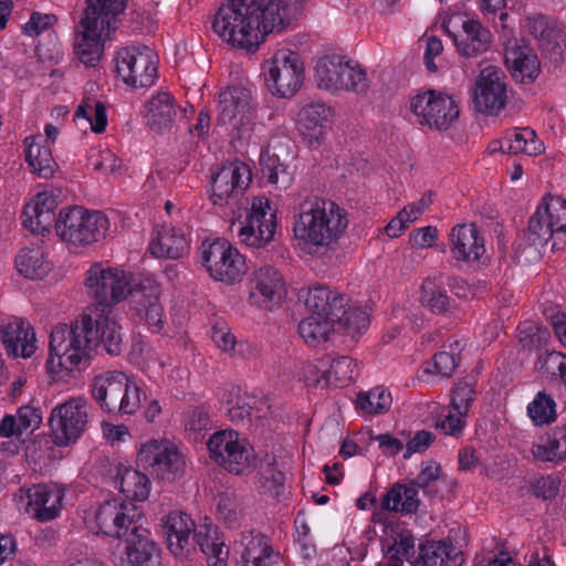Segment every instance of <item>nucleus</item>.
Wrapping results in <instances>:
<instances>
[{
	"label": "nucleus",
	"instance_id": "864d4df0",
	"mask_svg": "<svg viewBox=\"0 0 566 566\" xmlns=\"http://www.w3.org/2000/svg\"><path fill=\"white\" fill-rule=\"evenodd\" d=\"M284 482L285 475L275 467L274 462L269 463L261 472L260 489L262 493L276 501H280L284 494Z\"/></svg>",
	"mask_w": 566,
	"mask_h": 566
},
{
	"label": "nucleus",
	"instance_id": "338daca9",
	"mask_svg": "<svg viewBox=\"0 0 566 566\" xmlns=\"http://www.w3.org/2000/svg\"><path fill=\"white\" fill-rule=\"evenodd\" d=\"M56 22V17L53 14H42L33 12L29 22L24 25V33L31 36L39 35L43 31L51 28Z\"/></svg>",
	"mask_w": 566,
	"mask_h": 566
},
{
	"label": "nucleus",
	"instance_id": "4c0bfd02",
	"mask_svg": "<svg viewBox=\"0 0 566 566\" xmlns=\"http://www.w3.org/2000/svg\"><path fill=\"white\" fill-rule=\"evenodd\" d=\"M133 301L136 304L137 315L145 319L149 327H155L156 331L163 328V307L159 303L157 287H150L148 292L140 289L133 293Z\"/></svg>",
	"mask_w": 566,
	"mask_h": 566
},
{
	"label": "nucleus",
	"instance_id": "4d7b16f0",
	"mask_svg": "<svg viewBox=\"0 0 566 566\" xmlns=\"http://www.w3.org/2000/svg\"><path fill=\"white\" fill-rule=\"evenodd\" d=\"M217 512L230 527L238 525L241 506L237 496L230 492H223L217 496Z\"/></svg>",
	"mask_w": 566,
	"mask_h": 566
},
{
	"label": "nucleus",
	"instance_id": "c03bdc74",
	"mask_svg": "<svg viewBox=\"0 0 566 566\" xmlns=\"http://www.w3.org/2000/svg\"><path fill=\"white\" fill-rule=\"evenodd\" d=\"M335 329L334 321L315 315H310L298 324L301 337L311 346L325 343L331 332Z\"/></svg>",
	"mask_w": 566,
	"mask_h": 566
},
{
	"label": "nucleus",
	"instance_id": "20e7f679",
	"mask_svg": "<svg viewBox=\"0 0 566 566\" xmlns=\"http://www.w3.org/2000/svg\"><path fill=\"white\" fill-rule=\"evenodd\" d=\"M126 0H85L84 15L80 21L83 30L75 42L78 60L95 66L104 52V41L115 30V18L125 9Z\"/></svg>",
	"mask_w": 566,
	"mask_h": 566
},
{
	"label": "nucleus",
	"instance_id": "8fccbe9b",
	"mask_svg": "<svg viewBox=\"0 0 566 566\" xmlns=\"http://www.w3.org/2000/svg\"><path fill=\"white\" fill-rule=\"evenodd\" d=\"M357 364L348 356H339L332 359L329 368L324 373L328 385L344 387L354 380Z\"/></svg>",
	"mask_w": 566,
	"mask_h": 566
},
{
	"label": "nucleus",
	"instance_id": "e433bc0d",
	"mask_svg": "<svg viewBox=\"0 0 566 566\" xmlns=\"http://www.w3.org/2000/svg\"><path fill=\"white\" fill-rule=\"evenodd\" d=\"M263 177L279 190L287 189L295 176V167L281 161L279 156L263 151L260 156Z\"/></svg>",
	"mask_w": 566,
	"mask_h": 566
},
{
	"label": "nucleus",
	"instance_id": "c85d7f7f",
	"mask_svg": "<svg viewBox=\"0 0 566 566\" xmlns=\"http://www.w3.org/2000/svg\"><path fill=\"white\" fill-rule=\"evenodd\" d=\"M147 125L156 133L169 132L178 115L175 98L167 92L153 96L145 105Z\"/></svg>",
	"mask_w": 566,
	"mask_h": 566
},
{
	"label": "nucleus",
	"instance_id": "473e14b6",
	"mask_svg": "<svg viewBox=\"0 0 566 566\" xmlns=\"http://www.w3.org/2000/svg\"><path fill=\"white\" fill-rule=\"evenodd\" d=\"M536 212H541L542 217L547 219L548 224L557 229L551 251L564 250L566 247V200L560 196L547 195L543 198Z\"/></svg>",
	"mask_w": 566,
	"mask_h": 566
},
{
	"label": "nucleus",
	"instance_id": "f8f14e48",
	"mask_svg": "<svg viewBox=\"0 0 566 566\" xmlns=\"http://www.w3.org/2000/svg\"><path fill=\"white\" fill-rule=\"evenodd\" d=\"M264 81L272 95L282 98L294 96L304 81V63L300 54L284 50L276 52L268 62Z\"/></svg>",
	"mask_w": 566,
	"mask_h": 566
},
{
	"label": "nucleus",
	"instance_id": "6e6d98bb",
	"mask_svg": "<svg viewBox=\"0 0 566 566\" xmlns=\"http://www.w3.org/2000/svg\"><path fill=\"white\" fill-rule=\"evenodd\" d=\"M342 75V90L365 93L369 88V81L366 71L358 64L346 61Z\"/></svg>",
	"mask_w": 566,
	"mask_h": 566
},
{
	"label": "nucleus",
	"instance_id": "dca6fc26",
	"mask_svg": "<svg viewBox=\"0 0 566 566\" xmlns=\"http://www.w3.org/2000/svg\"><path fill=\"white\" fill-rule=\"evenodd\" d=\"M504 71L495 65L481 70L473 93L474 107L479 113L496 116L506 105L507 90Z\"/></svg>",
	"mask_w": 566,
	"mask_h": 566
},
{
	"label": "nucleus",
	"instance_id": "052dcab7",
	"mask_svg": "<svg viewBox=\"0 0 566 566\" xmlns=\"http://www.w3.org/2000/svg\"><path fill=\"white\" fill-rule=\"evenodd\" d=\"M475 391L468 382H459L452 391L451 406L460 416H465L471 402L474 400Z\"/></svg>",
	"mask_w": 566,
	"mask_h": 566
},
{
	"label": "nucleus",
	"instance_id": "0eeeda50",
	"mask_svg": "<svg viewBox=\"0 0 566 566\" xmlns=\"http://www.w3.org/2000/svg\"><path fill=\"white\" fill-rule=\"evenodd\" d=\"M242 218L233 216L231 231L240 242L250 248H263L270 243L276 230V211L265 197H253L249 209L241 210Z\"/></svg>",
	"mask_w": 566,
	"mask_h": 566
},
{
	"label": "nucleus",
	"instance_id": "de8ad7c7",
	"mask_svg": "<svg viewBox=\"0 0 566 566\" xmlns=\"http://www.w3.org/2000/svg\"><path fill=\"white\" fill-rule=\"evenodd\" d=\"M421 302L433 314L455 313L458 306L443 291L436 289L430 280L421 285Z\"/></svg>",
	"mask_w": 566,
	"mask_h": 566
},
{
	"label": "nucleus",
	"instance_id": "603ef678",
	"mask_svg": "<svg viewBox=\"0 0 566 566\" xmlns=\"http://www.w3.org/2000/svg\"><path fill=\"white\" fill-rule=\"evenodd\" d=\"M527 413L535 424H548L556 419V403L551 396L539 391L528 405Z\"/></svg>",
	"mask_w": 566,
	"mask_h": 566
},
{
	"label": "nucleus",
	"instance_id": "f03ea898",
	"mask_svg": "<svg viewBox=\"0 0 566 566\" xmlns=\"http://www.w3.org/2000/svg\"><path fill=\"white\" fill-rule=\"evenodd\" d=\"M307 0H228L212 29L232 46L254 52L266 34L281 32L302 14Z\"/></svg>",
	"mask_w": 566,
	"mask_h": 566
},
{
	"label": "nucleus",
	"instance_id": "09e8293b",
	"mask_svg": "<svg viewBox=\"0 0 566 566\" xmlns=\"http://www.w3.org/2000/svg\"><path fill=\"white\" fill-rule=\"evenodd\" d=\"M543 59L555 67L560 65L566 56V34L559 28L546 34L538 42Z\"/></svg>",
	"mask_w": 566,
	"mask_h": 566
},
{
	"label": "nucleus",
	"instance_id": "f3484780",
	"mask_svg": "<svg viewBox=\"0 0 566 566\" xmlns=\"http://www.w3.org/2000/svg\"><path fill=\"white\" fill-rule=\"evenodd\" d=\"M252 91L242 85L228 86L218 96V124L233 128L249 124L256 111Z\"/></svg>",
	"mask_w": 566,
	"mask_h": 566
},
{
	"label": "nucleus",
	"instance_id": "774afa93",
	"mask_svg": "<svg viewBox=\"0 0 566 566\" xmlns=\"http://www.w3.org/2000/svg\"><path fill=\"white\" fill-rule=\"evenodd\" d=\"M545 439L558 459L563 461L566 458V424L553 428L546 433Z\"/></svg>",
	"mask_w": 566,
	"mask_h": 566
},
{
	"label": "nucleus",
	"instance_id": "72a5a7b5",
	"mask_svg": "<svg viewBox=\"0 0 566 566\" xmlns=\"http://www.w3.org/2000/svg\"><path fill=\"white\" fill-rule=\"evenodd\" d=\"M149 250L157 258L180 259L189 250V242L181 229L164 226L151 240Z\"/></svg>",
	"mask_w": 566,
	"mask_h": 566
},
{
	"label": "nucleus",
	"instance_id": "c756f323",
	"mask_svg": "<svg viewBox=\"0 0 566 566\" xmlns=\"http://www.w3.org/2000/svg\"><path fill=\"white\" fill-rule=\"evenodd\" d=\"M463 560L461 551L450 539H443L420 544L415 563L417 566H461Z\"/></svg>",
	"mask_w": 566,
	"mask_h": 566
},
{
	"label": "nucleus",
	"instance_id": "79ce46f5",
	"mask_svg": "<svg viewBox=\"0 0 566 566\" xmlns=\"http://www.w3.org/2000/svg\"><path fill=\"white\" fill-rule=\"evenodd\" d=\"M433 113L427 119V126L436 130L442 132L451 127V125L459 118L460 111L455 101L448 95L438 93V98L433 103Z\"/></svg>",
	"mask_w": 566,
	"mask_h": 566
},
{
	"label": "nucleus",
	"instance_id": "f257e3e1",
	"mask_svg": "<svg viewBox=\"0 0 566 566\" xmlns=\"http://www.w3.org/2000/svg\"><path fill=\"white\" fill-rule=\"evenodd\" d=\"M111 313L92 311L70 326L56 325L50 334L48 371L62 377L81 373L90 366L93 348L102 347L108 355L119 356L124 346L123 335Z\"/></svg>",
	"mask_w": 566,
	"mask_h": 566
},
{
	"label": "nucleus",
	"instance_id": "2f4dec72",
	"mask_svg": "<svg viewBox=\"0 0 566 566\" xmlns=\"http://www.w3.org/2000/svg\"><path fill=\"white\" fill-rule=\"evenodd\" d=\"M305 305L311 315L335 319L337 312L347 305V297L344 294L332 291L324 285H316L307 289L305 296Z\"/></svg>",
	"mask_w": 566,
	"mask_h": 566
},
{
	"label": "nucleus",
	"instance_id": "cd10ccee",
	"mask_svg": "<svg viewBox=\"0 0 566 566\" xmlns=\"http://www.w3.org/2000/svg\"><path fill=\"white\" fill-rule=\"evenodd\" d=\"M329 117L331 108L323 103L307 104L300 112L298 132L311 147L321 145Z\"/></svg>",
	"mask_w": 566,
	"mask_h": 566
},
{
	"label": "nucleus",
	"instance_id": "6e6552de",
	"mask_svg": "<svg viewBox=\"0 0 566 566\" xmlns=\"http://www.w3.org/2000/svg\"><path fill=\"white\" fill-rule=\"evenodd\" d=\"M132 275L117 268L93 264L86 272L85 285L95 301L92 311L112 312L113 307L135 291L130 286Z\"/></svg>",
	"mask_w": 566,
	"mask_h": 566
},
{
	"label": "nucleus",
	"instance_id": "7c9ffc66",
	"mask_svg": "<svg viewBox=\"0 0 566 566\" xmlns=\"http://www.w3.org/2000/svg\"><path fill=\"white\" fill-rule=\"evenodd\" d=\"M63 496L61 490L40 484L29 490L28 504L32 515L39 522H48L60 514Z\"/></svg>",
	"mask_w": 566,
	"mask_h": 566
},
{
	"label": "nucleus",
	"instance_id": "4468645a",
	"mask_svg": "<svg viewBox=\"0 0 566 566\" xmlns=\"http://www.w3.org/2000/svg\"><path fill=\"white\" fill-rule=\"evenodd\" d=\"M116 73L133 87H148L157 76V56L146 45L123 48L117 52Z\"/></svg>",
	"mask_w": 566,
	"mask_h": 566
},
{
	"label": "nucleus",
	"instance_id": "9d476101",
	"mask_svg": "<svg viewBox=\"0 0 566 566\" xmlns=\"http://www.w3.org/2000/svg\"><path fill=\"white\" fill-rule=\"evenodd\" d=\"M210 458L230 473L244 475L258 465L254 449L245 441L239 440L235 431H218L207 443Z\"/></svg>",
	"mask_w": 566,
	"mask_h": 566
},
{
	"label": "nucleus",
	"instance_id": "9b49d317",
	"mask_svg": "<svg viewBox=\"0 0 566 566\" xmlns=\"http://www.w3.org/2000/svg\"><path fill=\"white\" fill-rule=\"evenodd\" d=\"M201 261L212 279L227 284L241 281L248 271L244 256L223 239H217L210 243L203 242Z\"/></svg>",
	"mask_w": 566,
	"mask_h": 566
},
{
	"label": "nucleus",
	"instance_id": "5fc2aeb1",
	"mask_svg": "<svg viewBox=\"0 0 566 566\" xmlns=\"http://www.w3.org/2000/svg\"><path fill=\"white\" fill-rule=\"evenodd\" d=\"M535 368L543 374L558 377L566 385V355L560 352H546L537 357Z\"/></svg>",
	"mask_w": 566,
	"mask_h": 566
},
{
	"label": "nucleus",
	"instance_id": "f704fd0d",
	"mask_svg": "<svg viewBox=\"0 0 566 566\" xmlns=\"http://www.w3.org/2000/svg\"><path fill=\"white\" fill-rule=\"evenodd\" d=\"M209 566H228L229 547L226 546L221 533L211 524L200 527L193 535Z\"/></svg>",
	"mask_w": 566,
	"mask_h": 566
},
{
	"label": "nucleus",
	"instance_id": "680f3d73",
	"mask_svg": "<svg viewBox=\"0 0 566 566\" xmlns=\"http://www.w3.org/2000/svg\"><path fill=\"white\" fill-rule=\"evenodd\" d=\"M212 427V421L209 410L203 406L193 407L187 413L185 420V428L187 431L201 432L209 430Z\"/></svg>",
	"mask_w": 566,
	"mask_h": 566
},
{
	"label": "nucleus",
	"instance_id": "ddd939ff",
	"mask_svg": "<svg viewBox=\"0 0 566 566\" xmlns=\"http://www.w3.org/2000/svg\"><path fill=\"white\" fill-rule=\"evenodd\" d=\"M88 423V406L81 397L71 398L52 409L49 424L53 441L57 446H69L84 433Z\"/></svg>",
	"mask_w": 566,
	"mask_h": 566
},
{
	"label": "nucleus",
	"instance_id": "0e129e2a",
	"mask_svg": "<svg viewBox=\"0 0 566 566\" xmlns=\"http://www.w3.org/2000/svg\"><path fill=\"white\" fill-rule=\"evenodd\" d=\"M436 436L426 430H419L415 436L406 443V452L403 459H409L413 453L424 452L430 444L434 441Z\"/></svg>",
	"mask_w": 566,
	"mask_h": 566
},
{
	"label": "nucleus",
	"instance_id": "69168bd1",
	"mask_svg": "<svg viewBox=\"0 0 566 566\" xmlns=\"http://www.w3.org/2000/svg\"><path fill=\"white\" fill-rule=\"evenodd\" d=\"M527 28L530 33L539 42L551 31L556 30L558 27L549 21V19L543 14H535L526 18Z\"/></svg>",
	"mask_w": 566,
	"mask_h": 566
},
{
	"label": "nucleus",
	"instance_id": "1a4fd4ad",
	"mask_svg": "<svg viewBox=\"0 0 566 566\" xmlns=\"http://www.w3.org/2000/svg\"><path fill=\"white\" fill-rule=\"evenodd\" d=\"M251 179L249 167L242 163L222 166L211 179L209 199L214 206H228L233 216L242 218L241 210L249 209L252 202L245 193Z\"/></svg>",
	"mask_w": 566,
	"mask_h": 566
},
{
	"label": "nucleus",
	"instance_id": "aec40b11",
	"mask_svg": "<svg viewBox=\"0 0 566 566\" xmlns=\"http://www.w3.org/2000/svg\"><path fill=\"white\" fill-rule=\"evenodd\" d=\"M556 227L549 226L547 219H544L541 212H536L530 218L524 239L526 247L517 245L515 259L518 263H530L538 261L543 255L551 251V244L556 239Z\"/></svg>",
	"mask_w": 566,
	"mask_h": 566
},
{
	"label": "nucleus",
	"instance_id": "4be33fe9",
	"mask_svg": "<svg viewBox=\"0 0 566 566\" xmlns=\"http://www.w3.org/2000/svg\"><path fill=\"white\" fill-rule=\"evenodd\" d=\"M0 340L7 354L12 357H31L35 349V333L31 324L19 317H14L0 326Z\"/></svg>",
	"mask_w": 566,
	"mask_h": 566
},
{
	"label": "nucleus",
	"instance_id": "2eb2a0df",
	"mask_svg": "<svg viewBox=\"0 0 566 566\" xmlns=\"http://www.w3.org/2000/svg\"><path fill=\"white\" fill-rule=\"evenodd\" d=\"M142 518L143 511L134 503L115 499L102 503L95 513L98 532L119 541L132 534L133 527L138 526Z\"/></svg>",
	"mask_w": 566,
	"mask_h": 566
},
{
	"label": "nucleus",
	"instance_id": "393cba45",
	"mask_svg": "<svg viewBox=\"0 0 566 566\" xmlns=\"http://www.w3.org/2000/svg\"><path fill=\"white\" fill-rule=\"evenodd\" d=\"M164 532L167 536L168 547L176 556L189 551L193 535L198 533L190 515L180 511H172L166 516Z\"/></svg>",
	"mask_w": 566,
	"mask_h": 566
},
{
	"label": "nucleus",
	"instance_id": "bb28decb",
	"mask_svg": "<svg viewBox=\"0 0 566 566\" xmlns=\"http://www.w3.org/2000/svg\"><path fill=\"white\" fill-rule=\"evenodd\" d=\"M451 252L457 260L478 261L485 252L484 240L474 223L455 226L450 233Z\"/></svg>",
	"mask_w": 566,
	"mask_h": 566
},
{
	"label": "nucleus",
	"instance_id": "5701e85b",
	"mask_svg": "<svg viewBox=\"0 0 566 566\" xmlns=\"http://www.w3.org/2000/svg\"><path fill=\"white\" fill-rule=\"evenodd\" d=\"M442 27L452 38L458 53L464 57H478L491 46V32L476 20L463 21L462 32L459 34L450 31L446 24Z\"/></svg>",
	"mask_w": 566,
	"mask_h": 566
},
{
	"label": "nucleus",
	"instance_id": "a211bd4d",
	"mask_svg": "<svg viewBox=\"0 0 566 566\" xmlns=\"http://www.w3.org/2000/svg\"><path fill=\"white\" fill-rule=\"evenodd\" d=\"M137 464L150 469V474L163 480H171L180 472L185 461L177 448L166 440H150L142 446L137 454Z\"/></svg>",
	"mask_w": 566,
	"mask_h": 566
},
{
	"label": "nucleus",
	"instance_id": "39448f33",
	"mask_svg": "<svg viewBox=\"0 0 566 566\" xmlns=\"http://www.w3.org/2000/svg\"><path fill=\"white\" fill-rule=\"evenodd\" d=\"M92 395L99 407L116 415H133L140 405V388L122 371H107L96 376Z\"/></svg>",
	"mask_w": 566,
	"mask_h": 566
},
{
	"label": "nucleus",
	"instance_id": "13d9d810",
	"mask_svg": "<svg viewBox=\"0 0 566 566\" xmlns=\"http://www.w3.org/2000/svg\"><path fill=\"white\" fill-rule=\"evenodd\" d=\"M551 339V333L547 328L530 325L520 332V343L523 349L537 352L544 348Z\"/></svg>",
	"mask_w": 566,
	"mask_h": 566
},
{
	"label": "nucleus",
	"instance_id": "58836bf2",
	"mask_svg": "<svg viewBox=\"0 0 566 566\" xmlns=\"http://www.w3.org/2000/svg\"><path fill=\"white\" fill-rule=\"evenodd\" d=\"M41 142V136L25 138V158L33 172L42 178H49L54 172V159L49 146L42 145Z\"/></svg>",
	"mask_w": 566,
	"mask_h": 566
},
{
	"label": "nucleus",
	"instance_id": "412c9836",
	"mask_svg": "<svg viewBox=\"0 0 566 566\" xmlns=\"http://www.w3.org/2000/svg\"><path fill=\"white\" fill-rule=\"evenodd\" d=\"M125 548L119 556H115L116 566H158L159 549L150 538V533L142 526H134L132 534L123 539Z\"/></svg>",
	"mask_w": 566,
	"mask_h": 566
},
{
	"label": "nucleus",
	"instance_id": "a19ab883",
	"mask_svg": "<svg viewBox=\"0 0 566 566\" xmlns=\"http://www.w3.org/2000/svg\"><path fill=\"white\" fill-rule=\"evenodd\" d=\"M346 61L339 55L324 56L316 63V81L319 88L342 90V75Z\"/></svg>",
	"mask_w": 566,
	"mask_h": 566
},
{
	"label": "nucleus",
	"instance_id": "423d86ee",
	"mask_svg": "<svg viewBox=\"0 0 566 566\" xmlns=\"http://www.w3.org/2000/svg\"><path fill=\"white\" fill-rule=\"evenodd\" d=\"M109 222L101 211H87L82 207L62 209L55 221L61 240L74 247H85L105 238Z\"/></svg>",
	"mask_w": 566,
	"mask_h": 566
},
{
	"label": "nucleus",
	"instance_id": "e2e57ef3",
	"mask_svg": "<svg viewBox=\"0 0 566 566\" xmlns=\"http://www.w3.org/2000/svg\"><path fill=\"white\" fill-rule=\"evenodd\" d=\"M532 493L537 499L553 500L559 492V482L552 475H544L532 483Z\"/></svg>",
	"mask_w": 566,
	"mask_h": 566
},
{
	"label": "nucleus",
	"instance_id": "6ab92c4d",
	"mask_svg": "<svg viewBox=\"0 0 566 566\" xmlns=\"http://www.w3.org/2000/svg\"><path fill=\"white\" fill-rule=\"evenodd\" d=\"M286 294L280 272L271 265L255 270L250 279L249 301L252 305L273 311Z\"/></svg>",
	"mask_w": 566,
	"mask_h": 566
},
{
	"label": "nucleus",
	"instance_id": "b1692460",
	"mask_svg": "<svg viewBox=\"0 0 566 566\" xmlns=\"http://www.w3.org/2000/svg\"><path fill=\"white\" fill-rule=\"evenodd\" d=\"M504 61L513 78L521 83H533L539 72L541 62L526 45L517 40L509 41L504 50Z\"/></svg>",
	"mask_w": 566,
	"mask_h": 566
},
{
	"label": "nucleus",
	"instance_id": "c9c22d12",
	"mask_svg": "<svg viewBox=\"0 0 566 566\" xmlns=\"http://www.w3.org/2000/svg\"><path fill=\"white\" fill-rule=\"evenodd\" d=\"M114 483L125 499L129 501L128 503L145 501L149 495V478L145 473L133 468L119 465L116 471Z\"/></svg>",
	"mask_w": 566,
	"mask_h": 566
},
{
	"label": "nucleus",
	"instance_id": "ea45409f",
	"mask_svg": "<svg viewBox=\"0 0 566 566\" xmlns=\"http://www.w3.org/2000/svg\"><path fill=\"white\" fill-rule=\"evenodd\" d=\"M463 349L461 340H454L442 350L438 352L424 368V373L440 376L441 378H450L460 361V354Z\"/></svg>",
	"mask_w": 566,
	"mask_h": 566
},
{
	"label": "nucleus",
	"instance_id": "37998d69",
	"mask_svg": "<svg viewBox=\"0 0 566 566\" xmlns=\"http://www.w3.org/2000/svg\"><path fill=\"white\" fill-rule=\"evenodd\" d=\"M333 321L337 331L355 337L368 327L369 315L366 311L347 304L337 312Z\"/></svg>",
	"mask_w": 566,
	"mask_h": 566
},
{
	"label": "nucleus",
	"instance_id": "7ed1b4c3",
	"mask_svg": "<svg viewBox=\"0 0 566 566\" xmlns=\"http://www.w3.org/2000/svg\"><path fill=\"white\" fill-rule=\"evenodd\" d=\"M347 212L334 201L307 196L294 207L293 235L310 252L333 249L348 227Z\"/></svg>",
	"mask_w": 566,
	"mask_h": 566
},
{
	"label": "nucleus",
	"instance_id": "3c124183",
	"mask_svg": "<svg viewBox=\"0 0 566 566\" xmlns=\"http://www.w3.org/2000/svg\"><path fill=\"white\" fill-rule=\"evenodd\" d=\"M240 545L242 547L240 555L248 558H266L273 560L274 551L270 545L269 538L259 532H250L243 534Z\"/></svg>",
	"mask_w": 566,
	"mask_h": 566
},
{
	"label": "nucleus",
	"instance_id": "a18cd8bd",
	"mask_svg": "<svg viewBox=\"0 0 566 566\" xmlns=\"http://www.w3.org/2000/svg\"><path fill=\"white\" fill-rule=\"evenodd\" d=\"M392 399L384 387H375L357 395L356 407L368 415L385 413L390 409Z\"/></svg>",
	"mask_w": 566,
	"mask_h": 566
},
{
	"label": "nucleus",
	"instance_id": "bf43d9fd",
	"mask_svg": "<svg viewBox=\"0 0 566 566\" xmlns=\"http://www.w3.org/2000/svg\"><path fill=\"white\" fill-rule=\"evenodd\" d=\"M438 98V93L436 91L429 90L427 92H422L413 96L410 101V109L412 114L416 116V120L420 125H427V119L431 117L433 111V103Z\"/></svg>",
	"mask_w": 566,
	"mask_h": 566
},
{
	"label": "nucleus",
	"instance_id": "a878e982",
	"mask_svg": "<svg viewBox=\"0 0 566 566\" xmlns=\"http://www.w3.org/2000/svg\"><path fill=\"white\" fill-rule=\"evenodd\" d=\"M56 198L48 192H39L22 212V223L32 233H44L55 221Z\"/></svg>",
	"mask_w": 566,
	"mask_h": 566
},
{
	"label": "nucleus",
	"instance_id": "49530a36",
	"mask_svg": "<svg viewBox=\"0 0 566 566\" xmlns=\"http://www.w3.org/2000/svg\"><path fill=\"white\" fill-rule=\"evenodd\" d=\"M18 271L29 279H42L50 270V264L44 260L39 250H21L15 259Z\"/></svg>",
	"mask_w": 566,
	"mask_h": 566
}]
</instances>
